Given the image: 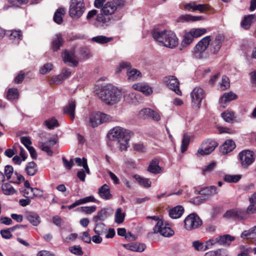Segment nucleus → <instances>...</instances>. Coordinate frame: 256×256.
<instances>
[{
    "label": "nucleus",
    "instance_id": "4",
    "mask_svg": "<svg viewBox=\"0 0 256 256\" xmlns=\"http://www.w3.org/2000/svg\"><path fill=\"white\" fill-rule=\"evenodd\" d=\"M152 36L160 45L166 48H173L178 44L176 34L171 30H154L152 32Z\"/></svg>",
    "mask_w": 256,
    "mask_h": 256
},
{
    "label": "nucleus",
    "instance_id": "61",
    "mask_svg": "<svg viewBox=\"0 0 256 256\" xmlns=\"http://www.w3.org/2000/svg\"><path fill=\"white\" fill-rule=\"evenodd\" d=\"M13 174V168L12 166L7 165L5 166L4 168V176H6L8 180L10 179L11 176Z\"/></svg>",
    "mask_w": 256,
    "mask_h": 256
},
{
    "label": "nucleus",
    "instance_id": "11",
    "mask_svg": "<svg viewBox=\"0 0 256 256\" xmlns=\"http://www.w3.org/2000/svg\"><path fill=\"white\" fill-rule=\"evenodd\" d=\"M247 210L236 208L228 210L224 214V216L228 218L236 220H245L248 218Z\"/></svg>",
    "mask_w": 256,
    "mask_h": 256
},
{
    "label": "nucleus",
    "instance_id": "42",
    "mask_svg": "<svg viewBox=\"0 0 256 256\" xmlns=\"http://www.w3.org/2000/svg\"><path fill=\"white\" fill-rule=\"evenodd\" d=\"M194 38L190 32H186L181 43V46L184 48L188 46L193 41Z\"/></svg>",
    "mask_w": 256,
    "mask_h": 256
},
{
    "label": "nucleus",
    "instance_id": "56",
    "mask_svg": "<svg viewBox=\"0 0 256 256\" xmlns=\"http://www.w3.org/2000/svg\"><path fill=\"white\" fill-rule=\"evenodd\" d=\"M205 248L206 250L210 249L212 248V246L216 244H218V237L215 238H212L206 240L205 242Z\"/></svg>",
    "mask_w": 256,
    "mask_h": 256
},
{
    "label": "nucleus",
    "instance_id": "37",
    "mask_svg": "<svg viewBox=\"0 0 256 256\" xmlns=\"http://www.w3.org/2000/svg\"><path fill=\"white\" fill-rule=\"evenodd\" d=\"M250 206L247 208V212L253 214L256 212V192L253 194L250 198Z\"/></svg>",
    "mask_w": 256,
    "mask_h": 256
},
{
    "label": "nucleus",
    "instance_id": "43",
    "mask_svg": "<svg viewBox=\"0 0 256 256\" xmlns=\"http://www.w3.org/2000/svg\"><path fill=\"white\" fill-rule=\"evenodd\" d=\"M194 38H198L207 32V29L204 28H192L189 32Z\"/></svg>",
    "mask_w": 256,
    "mask_h": 256
},
{
    "label": "nucleus",
    "instance_id": "55",
    "mask_svg": "<svg viewBox=\"0 0 256 256\" xmlns=\"http://www.w3.org/2000/svg\"><path fill=\"white\" fill-rule=\"evenodd\" d=\"M68 250L72 253L76 255L81 256L83 254V252L80 246H70Z\"/></svg>",
    "mask_w": 256,
    "mask_h": 256
},
{
    "label": "nucleus",
    "instance_id": "9",
    "mask_svg": "<svg viewBox=\"0 0 256 256\" xmlns=\"http://www.w3.org/2000/svg\"><path fill=\"white\" fill-rule=\"evenodd\" d=\"M218 146L217 142L212 140L208 139L204 141L198 150L197 155L202 156L210 154Z\"/></svg>",
    "mask_w": 256,
    "mask_h": 256
},
{
    "label": "nucleus",
    "instance_id": "1",
    "mask_svg": "<svg viewBox=\"0 0 256 256\" xmlns=\"http://www.w3.org/2000/svg\"><path fill=\"white\" fill-rule=\"evenodd\" d=\"M126 0H112L108 2L100 10V14L96 16L95 25L97 27L106 28L110 25L114 21L113 14L122 8Z\"/></svg>",
    "mask_w": 256,
    "mask_h": 256
},
{
    "label": "nucleus",
    "instance_id": "24",
    "mask_svg": "<svg viewBox=\"0 0 256 256\" xmlns=\"http://www.w3.org/2000/svg\"><path fill=\"white\" fill-rule=\"evenodd\" d=\"M6 35L10 40L14 42L17 43L22 39V35L20 30H8Z\"/></svg>",
    "mask_w": 256,
    "mask_h": 256
},
{
    "label": "nucleus",
    "instance_id": "7",
    "mask_svg": "<svg viewBox=\"0 0 256 256\" xmlns=\"http://www.w3.org/2000/svg\"><path fill=\"white\" fill-rule=\"evenodd\" d=\"M202 224L200 218L196 214L188 215L184 219V226L188 230H191L200 227Z\"/></svg>",
    "mask_w": 256,
    "mask_h": 256
},
{
    "label": "nucleus",
    "instance_id": "53",
    "mask_svg": "<svg viewBox=\"0 0 256 256\" xmlns=\"http://www.w3.org/2000/svg\"><path fill=\"white\" fill-rule=\"evenodd\" d=\"M192 244L194 250L197 251L204 252L206 250L205 248V244L199 240L194 241Z\"/></svg>",
    "mask_w": 256,
    "mask_h": 256
},
{
    "label": "nucleus",
    "instance_id": "62",
    "mask_svg": "<svg viewBox=\"0 0 256 256\" xmlns=\"http://www.w3.org/2000/svg\"><path fill=\"white\" fill-rule=\"evenodd\" d=\"M21 142L26 148L28 149V147H31L32 142L30 138L28 136H22L20 138Z\"/></svg>",
    "mask_w": 256,
    "mask_h": 256
},
{
    "label": "nucleus",
    "instance_id": "29",
    "mask_svg": "<svg viewBox=\"0 0 256 256\" xmlns=\"http://www.w3.org/2000/svg\"><path fill=\"white\" fill-rule=\"evenodd\" d=\"M218 238L219 244L228 246L231 242L235 240V237L230 234H224L218 236Z\"/></svg>",
    "mask_w": 256,
    "mask_h": 256
},
{
    "label": "nucleus",
    "instance_id": "34",
    "mask_svg": "<svg viewBox=\"0 0 256 256\" xmlns=\"http://www.w3.org/2000/svg\"><path fill=\"white\" fill-rule=\"evenodd\" d=\"M92 41L94 42L104 44H107L113 40L112 37H107L105 36L100 35L92 38Z\"/></svg>",
    "mask_w": 256,
    "mask_h": 256
},
{
    "label": "nucleus",
    "instance_id": "10",
    "mask_svg": "<svg viewBox=\"0 0 256 256\" xmlns=\"http://www.w3.org/2000/svg\"><path fill=\"white\" fill-rule=\"evenodd\" d=\"M238 156L240 164L244 168H247L254 161V153L249 150H244L240 152Z\"/></svg>",
    "mask_w": 256,
    "mask_h": 256
},
{
    "label": "nucleus",
    "instance_id": "32",
    "mask_svg": "<svg viewBox=\"0 0 256 256\" xmlns=\"http://www.w3.org/2000/svg\"><path fill=\"white\" fill-rule=\"evenodd\" d=\"M218 190L214 186H210L205 187L201 189L200 191V194L206 196H212L218 192Z\"/></svg>",
    "mask_w": 256,
    "mask_h": 256
},
{
    "label": "nucleus",
    "instance_id": "36",
    "mask_svg": "<svg viewBox=\"0 0 256 256\" xmlns=\"http://www.w3.org/2000/svg\"><path fill=\"white\" fill-rule=\"evenodd\" d=\"M159 162L156 159H154L152 160L149 165L148 170L152 174H156L160 173L162 168L159 166Z\"/></svg>",
    "mask_w": 256,
    "mask_h": 256
},
{
    "label": "nucleus",
    "instance_id": "20",
    "mask_svg": "<svg viewBox=\"0 0 256 256\" xmlns=\"http://www.w3.org/2000/svg\"><path fill=\"white\" fill-rule=\"evenodd\" d=\"M132 87L134 90L141 92L146 95H150L152 92V88L145 83H136L133 84Z\"/></svg>",
    "mask_w": 256,
    "mask_h": 256
},
{
    "label": "nucleus",
    "instance_id": "18",
    "mask_svg": "<svg viewBox=\"0 0 256 256\" xmlns=\"http://www.w3.org/2000/svg\"><path fill=\"white\" fill-rule=\"evenodd\" d=\"M62 58L65 63L68 62L74 66H78V61L73 52L66 50L62 54Z\"/></svg>",
    "mask_w": 256,
    "mask_h": 256
},
{
    "label": "nucleus",
    "instance_id": "26",
    "mask_svg": "<svg viewBox=\"0 0 256 256\" xmlns=\"http://www.w3.org/2000/svg\"><path fill=\"white\" fill-rule=\"evenodd\" d=\"M234 142L230 140H226L220 147V151L223 154H226L232 151L235 148Z\"/></svg>",
    "mask_w": 256,
    "mask_h": 256
},
{
    "label": "nucleus",
    "instance_id": "15",
    "mask_svg": "<svg viewBox=\"0 0 256 256\" xmlns=\"http://www.w3.org/2000/svg\"><path fill=\"white\" fill-rule=\"evenodd\" d=\"M211 41L210 36H206L202 38L195 46L194 52L196 54H200L205 51Z\"/></svg>",
    "mask_w": 256,
    "mask_h": 256
},
{
    "label": "nucleus",
    "instance_id": "60",
    "mask_svg": "<svg viewBox=\"0 0 256 256\" xmlns=\"http://www.w3.org/2000/svg\"><path fill=\"white\" fill-rule=\"evenodd\" d=\"M80 205L89 202H96V198L92 196H86L78 200Z\"/></svg>",
    "mask_w": 256,
    "mask_h": 256
},
{
    "label": "nucleus",
    "instance_id": "33",
    "mask_svg": "<svg viewBox=\"0 0 256 256\" xmlns=\"http://www.w3.org/2000/svg\"><path fill=\"white\" fill-rule=\"evenodd\" d=\"M66 14V9L63 8H58L54 13V20L58 24H61L63 22V17Z\"/></svg>",
    "mask_w": 256,
    "mask_h": 256
},
{
    "label": "nucleus",
    "instance_id": "23",
    "mask_svg": "<svg viewBox=\"0 0 256 256\" xmlns=\"http://www.w3.org/2000/svg\"><path fill=\"white\" fill-rule=\"evenodd\" d=\"M256 22V16L254 14L246 16L240 23L241 26L244 30H248L252 24Z\"/></svg>",
    "mask_w": 256,
    "mask_h": 256
},
{
    "label": "nucleus",
    "instance_id": "14",
    "mask_svg": "<svg viewBox=\"0 0 256 256\" xmlns=\"http://www.w3.org/2000/svg\"><path fill=\"white\" fill-rule=\"evenodd\" d=\"M224 40V37L222 34H218L216 36L214 39L210 43V50L212 53L216 54L218 52Z\"/></svg>",
    "mask_w": 256,
    "mask_h": 256
},
{
    "label": "nucleus",
    "instance_id": "63",
    "mask_svg": "<svg viewBox=\"0 0 256 256\" xmlns=\"http://www.w3.org/2000/svg\"><path fill=\"white\" fill-rule=\"evenodd\" d=\"M100 124L104 122H106L111 121L112 118L108 114L100 112Z\"/></svg>",
    "mask_w": 256,
    "mask_h": 256
},
{
    "label": "nucleus",
    "instance_id": "2",
    "mask_svg": "<svg viewBox=\"0 0 256 256\" xmlns=\"http://www.w3.org/2000/svg\"><path fill=\"white\" fill-rule=\"evenodd\" d=\"M95 92L98 96L108 104H118L122 99V92L110 84L98 86Z\"/></svg>",
    "mask_w": 256,
    "mask_h": 256
},
{
    "label": "nucleus",
    "instance_id": "51",
    "mask_svg": "<svg viewBox=\"0 0 256 256\" xmlns=\"http://www.w3.org/2000/svg\"><path fill=\"white\" fill-rule=\"evenodd\" d=\"M230 87L229 78L226 76L222 77V82L219 84L218 88L221 90H225Z\"/></svg>",
    "mask_w": 256,
    "mask_h": 256
},
{
    "label": "nucleus",
    "instance_id": "28",
    "mask_svg": "<svg viewBox=\"0 0 256 256\" xmlns=\"http://www.w3.org/2000/svg\"><path fill=\"white\" fill-rule=\"evenodd\" d=\"M64 42L60 34L55 35L52 40V48L54 51L58 50Z\"/></svg>",
    "mask_w": 256,
    "mask_h": 256
},
{
    "label": "nucleus",
    "instance_id": "30",
    "mask_svg": "<svg viewBox=\"0 0 256 256\" xmlns=\"http://www.w3.org/2000/svg\"><path fill=\"white\" fill-rule=\"evenodd\" d=\"M98 194L100 198L104 200H110L112 197L110 187L106 184H104L99 188Z\"/></svg>",
    "mask_w": 256,
    "mask_h": 256
},
{
    "label": "nucleus",
    "instance_id": "16",
    "mask_svg": "<svg viewBox=\"0 0 256 256\" xmlns=\"http://www.w3.org/2000/svg\"><path fill=\"white\" fill-rule=\"evenodd\" d=\"M123 96L126 102L134 105L138 104L140 99V96L134 92H125Z\"/></svg>",
    "mask_w": 256,
    "mask_h": 256
},
{
    "label": "nucleus",
    "instance_id": "13",
    "mask_svg": "<svg viewBox=\"0 0 256 256\" xmlns=\"http://www.w3.org/2000/svg\"><path fill=\"white\" fill-rule=\"evenodd\" d=\"M153 230L154 233H160L165 237H169L174 234V232L170 228L164 226L162 220L158 221L154 227Z\"/></svg>",
    "mask_w": 256,
    "mask_h": 256
},
{
    "label": "nucleus",
    "instance_id": "46",
    "mask_svg": "<svg viewBox=\"0 0 256 256\" xmlns=\"http://www.w3.org/2000/svg\"><path fill=\"white\" fill-rule=\"evenodd\" d=\"M134 178L138 184L145 188H149L151 186V181L149 178L141 177L139 176H135Z\"/></svg>",
    "mask_w": 256,
    "mask_h": 256
},
{
    "label": "nucleus",
    "instance_id": "3",
    "mask_svg": "<svg viewBox=\"0 0 256 256\" xmlns=\"http://www.w3.org/2000/svg\"><path fill=\"white\" fill-rule=\"evenodd\" d=\"M133 136L132 131L120 126L114 128L108 133L109 138L117 141L122 150H126L129 146V140Z\"/></svg>",
    "mask_w": 256,
    "mask_h": 256
},
{
    "label": "nucleus",
    "instance_id": "48",
    "mask_svg": "<svg viewBox=\"0 0 256 256\" xmlns=\"http://www.w3.org/2000/svg\"><path fill=\"white\" fill-rule=\"evenodd\" d=\"M242 176L240 174L230 175L226 174L224 177V180L228 182L236 183L241 178Z\"/></svg>",
    "mask_w": 256,
    "mask_h": 256
},
{
    "label": "nucleus",
    "instance_id": "59",
    "mask_svg": "<svg viewBox=\"0 0 256 256\" xmlns=\"http://www.w3.org/2000/svg\"><path fill=\"white\" fill-rule=\"evenodd\" d=\"M8 2L12 6H19L21 4H25L28 0H8Z\"/></svg>",
    "mask_w": 256,
    "mask_h": 256
},
{
    "label": "nucleus",
    "instance_id": "19",
    "mask_svg": "<svg viewBox=\"0 0 256 256\" xmlns=\"http://www.w3.org/2000/svg\"><path fill=\"white\" fill-rule=\"evenodd\" d=\"M76 107V102L75 100H72L69 102L64 108V113L68 114L72 120L75 118V109Z\"/></svg>",
    "mask_w": 256,
    "mask_h": 256
},
{
    "label": "nucleus",
    "instance_id": "50",
    "mask_svg": "<svg viewBox=\"0 0 256 256\" xmlns=\"http://www.w3.org/2000/svg\"><path fill=\"white\" fill-rule=\"evenodd\" d=\"M2 190L4 194L9 195L15 193L16 190L11 184L6 183L2 184Z\"/></svg>",
    "mask_w": 256,
    "mask_h": 256
},
{
    "label": "nucleus",
    "instance_id": "44",
    "mask_svg": "<svg viewBox=\"0 0 256 256\" xmlns=\"http://www.w3.org/2000/svg\"><path fill=\"white\" fill-rule=\"evenodd\" d=\"M74 161L78 166H83L84 168V169L86 172L88 174H90V170L88 168V165L87 164V160L85 158H76L74 159Z\"/></svg>",
    "mask_w": 256,
    "mask_h": 256
},
{
    "label": "nucleus",
    "instance_id": "21",
    "mask_svg": "<svg viewBox=\"0 0 256 256\" xmlns=\"http://www.w3.org/2000/svg\"><path fill=\"white\" fill-rule=\"evenodd\" d=\"M204 19L202 16H193L190 14H182L177 19L178 22H189L201 20Z\"/></svg>",
    "mask_w": 256,
    "mask_h": 256
},
{
    "label": "nucleus",
    "instance_id": "25",
    "mask_svg": "<svg viewBox=\"0 0 256 256\" xmlns=\"http://www.w3.org/2000/svg\"><path fill=\"white\" fill-rule=\"evenodd\" d=\"M26 218L34 226H38L41 222L40 216L34 212L27 213L26 215Z\"/></svg>",
    "mask_w": 256,
    "mask_h": 256
},
{
    "label": "nucleus",
    "instance_id": "6",
    "mask_svg": "<svg viewBox=\"0 0 256 256\" xmlns=\"http://www.w3.org/2000/svg\"><path fill=\"white\" fill-rule=\"evenodd\" d=\"M131 64L129 62H122L120 64L116 70V72H121L124 68H128L126 72L128 79L131 81L138 80L142 77L141 72L136 68H131Z\"/></svg>",
    "mask_w": 256,
    "mask_h": 256
},
{
    "label": "nucleus",
    "instance_id": "64",
    "mask_svg": "<svg viewBox=\"0 0 256 256\" xmlns=\"http://www.w3.org/2000/svg\"><path fill=\"white\" fill-rule=\"evenodd\" d=\"M52 68V64H44L40 69V73L42 74H46L50 72Z\"/></svg>",
    "mask_w": 256,
    "mask_h": 256
},
{
    "label": "nucleus",
    "instance_id": "40",
    "mask_svg": "<svg viewBox=\"0 0 256 256\" xmlns=\"http://www.w3.org/2000/svg\"><path fill=\"white\" fill-rule=\"evenodd\" d=\"M107 210L106 208H102L97 212V214L94 216L92 221L97 223L98 222L103 221L106 216Z\"/></svg>",
    "mask_w": 256,
    "mask_h": 256
},
{
    "label": "nucleus",
    "instance_id": "57",
    "mask_svg": "<svg viewBox=\"0 0 256 256\" xmlns=\"http://www.w3.org/2000/svg\"><path fill=\"white\" fill-rule=\"evenodd\" d=\"M82 212L86 214H90L94 212L96 210V207L95 206H82L80 208Z\"/></svg>",
    "mask_w": 256,
    "mask_h": 256
},
{
    "label": "nucleus",
    "instance_id": "35",
    "mask_svg": "<svg viewBox=\"0 0 256 256\" xmlns=\"http://www.w3.org/2000/svg\"><path fill=\"white\" fill-rule=\"evenodd\" d=\"M236 96L235 94L230 92L224 93L223 96L220 99V102L222 104V106L223 108L225 107L224 105L222 104H225L228 102H229L232 100L236 99Z\"/></svg>",
    "mask_w": 256,
    "mask_h": 256
},
{
    "label": "nucleus",
    "instance_id": "52",
    "mask_svg": "<svg viewBox=\"0 0 256 256\" xmlns=\"http://www.w3.org/2000/svg\"><path fill=\"white\" fill-rule=\"evenodd\" d=\"M44 124L49 129H52L58 126V120L54 118H51L44 121Z\"/></svg>",
    "mask_w": 256,
    "mask_h": 256
},
{
    "label": "nucleus",
    "instance_id": "39",
    "mask_svg": "<svg viewBox=\"0 0 256 256\" xmlns=\"http://www.w3.org/2000/svg\"><path fill=\"white\" fill-rule=\"evenodd\" d=\"M221 116L225 122L229 123L232 122L236 118L234 112L230 110H226L222 113Z\"/></svg>",
    "mask_w": 256,
    "mask_h": 256
},
{
    "label": "nucleus",
    "instance_id": "54",
    "mask_svg": "<svg viewBox=\"0 0 256 256\" xmlns=\"http://www.w3.org/2000/svg\"><path fill=\"white\" fill-rule=\"evenodd\" d=\"M190 143V136L187 134H184L182 140L181 145V151L182 152H184L188 148Z\"/></svg>",
    "mask_w": 256,
    "mask_h": 256
},
{
    "label": "nucleus",
    "instance_id": "27",
    "mask_svg": "<svg viewBox=\"0 0 256 256\" xmlns=\"http://www.w3.org/2000/svg\"><path fill=\"white\" fill-rule=\"evenodd\" d=\"M100 112H92L90 114L88 118L86 120L89 124L93 127H96L100 124Z\"/></svg>",
    "mask_w": 256,
    "mask_h": 256
},
{
    "label": "nucleus",
    "instance_id": "5",
    "mask_svg": "<svg viewBox=\"0 0 256 256\" xmlns=\"http://www.w3.org/2000/svg\"><path fill=\"white\" fill-rule=\"evenodd\" d=\"M85 10L84 0H71L69 8V15L74 19L80 18Z\"/></svg>",
    "mask_w": 256,
    "mask_h": 256
},
{
    "label": "nucleus",
    "instance_id": "22",
    "mask_svg": "<svg viewBox=\"0 0 256 256\" xmlns=\"http://www.w3.org/2000/svg\"><path fill=\"white\" fill-rule=\"evenodd\" d=\"M123 246L127 250L137 252H142L146 248L144 244L137 242L124 244Z\"/></svg>",
    "mask_w": 256,
    "mask_h": 256
},
{
    "label": "nucleus",
    "instance_id": "12",
    "mask_svg": "<svg viewBox=\"0 0 256 256\" xmlns=\"http://www.w3.org/2000/svg\"><path fill=\"white\" fill-rule=\"evenodd\" d=\"M164 82L170 89L177 94L182 95V92L179 88V82L176 77L172 76H166L164 78Z\"/></svg>",
    "mask_w": 256,
    "mask_h": 256
},
{
    "label": "nucleus",
    "instance_id": "31",
    "mask_svg": "<svg viewBox=\"0 0 256 256\" xmlns=\"http://www.w3.org/2000/svg\"><path fill=\"white\" fill-rule=\"evenodd\" d=\"M184 212V208L182 206H178L169 211V215L172 218H180Z\"/></svg>",
    "mask_w": 256,
    "mask_h": 256
},
{
    "label": "nucleus",
    "instance_id": "45",
    "mask_svg": "<svg viewBox=\"0 0 256 256\" xmlns=\"http://www.w3.org/2000/svg\"><path fill=\"white\" fill-rule=\"evenodd\" d=\"M94 232L98 235L103 234L107 232L106 225L102 222H97L94 228Z\"/></svg>",
    "mask_w": 256,
    "mask_h": 256
},
{
    "label": "nucleus",
    "instance_id": "38",
    "mask_svg": "<svg viewBox=\"0 0 256 256\" xmlns=\"http://www.w3.org/2000/svg\"><path fill=\"white\" fill-rule=\"evenodd\" d=\"M25 170L28 176H34L38 172L36 164L34 162L28 163L26 167Z\"/></svg>",
    "mask_w": 256,
    "mask_h": 256
},
{
    "label": "nucleus",
    "instance_id": "58",
    "mask_svg": "<svg viewBox=\"0 0 256 256\" xmlns=\"http://www.w3.org/2000/svg\"><path fill=\"white\" fill-rule=\"evenodd\" d=\"M18 151L17 146L14 145L12 148H9L6 150L4 154L8 158L12 157Z\"/></svg>",
    "mask_w": 256,
    "mask_h": 256
},
{
    "label": "nucleus",
    "instance_id": "41",
    "mask_svg": "<svg viewBox=\"0 0 256 256\" xmlns=\"http://www.w3.org/2000/svg\"><path fill=\"white\" fill-rule=\"evenodd\" d=\"M19 97V92L16 88H10L8 90L6 98L10 100H16Z\"/></svg>",
    "mask_w": 256,
    "mask_h": 256
},
{
    "label": "nucleus",
    "instance_id": "8",
    "mask_svg": "<svg viewBox=\"0 0 256 256\" xmlns=\"http://www.w3.org/2000/svg\"><path fill=\"white\" fill-rule=\"evenodd\" d=\"M204 96V90L199 87L195 88L190 94L192 105L195 110L200 108L202 100Z\"/></svg>",
    "mask_w": 256,
    "mask_h": 256
},
{
    "label": "nucleus",
    "instance_id": "47",
    "mask_svg": "<svg viewBox=\"0 0 256 256\" xmlns=\"http://www.w3.org/2000/svg\"><path fill=\"white\" fill-rule=\"evenodd\" d=\"M152 112V110L149 108H144L141 110L138 114V116L140 119H148L150 118V112Z\"/></svg>",
    "mask_w": 256,
    "mask_h": 256
},
{
    "label": "nucleus",
    "instance_id": "17",
    "mask_svg": "<svg viewBox=\"0 0 256 256\" xmlns=\"http://www.w3.org/2000/svg\"><path fill=\"white\" fill-rule=\"evenodd\" d=\"M57 142L55 139H50L48 140L42 142L40 144L39 146L40 148L48 156H52L53 154V152L51 148L54 146Z\"/></svg>",
    "mask_w": 256,
    "mask_h": 256
},
{
    "label": "nucleus",
    "instance_id": "49",
    "mask_svg": "<svg viewBox=\"0 0 256 256\" xmlns=\"http://www.w3.org/2000/svg\"><path fill=\"white\" fill-rule=\"evenodd\" d=\"M114 217L115 222L117 224H121L124 220L125 214L122 212L120 208H118L115 213Z\"/></svg>",
    "mask_w": 256,
    "mask_h": 256
}]
</instances>
